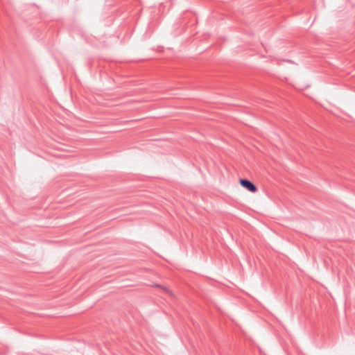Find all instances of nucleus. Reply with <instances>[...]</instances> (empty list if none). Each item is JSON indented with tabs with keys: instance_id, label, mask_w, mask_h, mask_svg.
I'll return each instance as SVG.
<instances>
[{
	"instance_id": "obj_1",
	"label": "nucleus",
	"mask_w": 355,
	"mask_h": 355,
	"mask_svg": "<svg viewBox=\"0 0 355 355\" xmlns=\"http://www.w3.org/2000/svg\"><path fill=\"white\" fill-rule=\"evenodd\" d=\"M240 184L248 191L254 193L257 191L256 185L248 179L241 178L239 180Z\"/></svg>"
}]
</instances>
